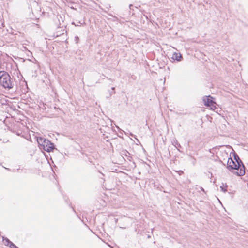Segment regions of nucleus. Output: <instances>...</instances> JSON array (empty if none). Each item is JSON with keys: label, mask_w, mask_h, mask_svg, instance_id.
<instances>
[{"label": "nucleus", "mask_w": 248, "mask_h": 248, "mask_svg": "<svg viewBox=\"0 0 248 248\" xmlns=\"http://www.w3.org/2000/svg\"><path fill=\"white\" fill-rule=\"evenodd\" d=\"M239 162L237 161V164L232 160L231 157L228 158L227 161V169L229 170H239V171L233 172L234 174L237 176H243L245 174V168L243 164L242 161L240 159L239 157L237 156Z\"/></svg>", "instance_id": "nucleus-1"}, {"label": "nucleus", "mask_w": 248, "mask_h": 248, "mask_svg": "<svg viewBox=\"0 0 248 248\" xmlns=\"http://www.w3.org/2000/svg\"><path fill=\"white\" fill-rule=\"evenodd\" d=\"M0 84L5 89H10L14 86V81L7 72L0 71Z\"/></svg>", "instance_id": "nucleus-2"}, {"label": "nucleus", "mask_w": 248, "mask_h": 248, "mask_svg": "<svg viewBox=\"0 0 248 248\" xmlns=\"http://www.w3.org/2000/svg\"><path fill=\"white\" fill-rule=\"evenodd\" d=\"M37 141L40 149L50 152L54 149V144L44 138L38 137Z\"/></svg>", "instance_id": "nucleus-3"}, {"label": "nucleus", "mask_w": 248, "mask_h": 248, "mask_svg": "<svg viewBox=\"0 0 248 248\" xmlns=\"http://www.w3.org/2000/svg\"><path fill=\"white\" fill-rule=\"evenodd\" d=\"M203 101L204 102V105L210 108L211 109L215 110L216 108L217 104L213 100V98L211 96L209 95L208 96H204L203 98Z\"/></svg>", "instance_id": "nucleus-4"}, {"label": "nucleus", "mask_w": 248, "mask_h": 248, "mask_svg": "<svg viewBox=\"0 0 248 248\" xmlns=\"http://www.w3.org/2000/svg\"><path fill=\"white\" fill-rule=\"evenodd\" d=\"M171 58L174 60L180 61L182 59V56L180 53H174Z\"/></svg>", "instance_id": "nucleus-5"}, {"label": "nucleus", "mask_w": 248, "mask_h": 248, "mask_svg": "<svg viewBox=\"0 0 248 248\" xmlns=\"http://www.w3.org/2000/svg\"><path fill=\"white\" fill-rule=\"evenodd\" d=\"M3 243L5 245L8 246L11 241L7 238H4L3 239Z\"/></svg>", "instance_id": "nucleus-6"}, {"label": "nucleus", "mask_w": 248, "mask_h": 248, "mask_svg": "<svg viewBox=\"0 0 248 248\" xmlns=\"http://www.w3.org/2000/svg\"><path fill=\"white\" fill-rule=\"evenodd\" d=\"M227 185L224 186L223 184L222 185V186H220V188L224 192L227 191Z\"/></svg>", "instance_id": "nucleus-7"}, {"label": "nucleus", "mask_w": 248, "mask_h": 248, "mask_svg": "<svg viewBox=\"0 0 248 248\" xmlns=\"http://www.w3.org/2000/svg\"><path fill=\"white\" fill-rule=\"evenodd\" d=\"M8 246L10 248H18L17 246H16L13 242H11L10 244L8 245Z\"/></svg>", "instance_id": "nucleus-8"}, {"label": "nucleus", "mask_w": 248, "mask_h": 248, "mask_svg": "<svg viewBox=\"0 0 248 248\" xmlns=\"http://www.w3.org/2000/svg\"><path fill=\"white\" fill-rule=\"evenodd\" d=\"M176 144L175 145V146H176V147L178 149L179 148H181V146L180 145V144L176 141Z\"/></svg>", "instance_id": "nucleus-9"}, {"label": "nucleus", "mask_w": 248, "mask_h": 248, "mask_svg": "<svg viewBox=\"0 0 248 248\" xmlns=\"http://www.w3.org/2000/svg\"><path fill=\"white\" fill-rule=\"evenodd\" d=\"M79 40V37L78 36L75 37V41H76V43H78Z\"/></svg>", "instance_id": "nucleus-10"}, {"label": "nucleus", "mask_w": 248, "mask_h": 248, "mask_svg": "<svg viewBox=\"0 0 248 248\" xmlns=\"http://www.w3.org/2000/svg\"><path fill=\"white\" fill-rule=\"evenodd\" d=\"M177 172H178V174L180 175H182V174H183L184 173V172L182 170L177 171Z\"/></svg>", "instance_id": "nucleus-11"}, {"label": "nucleus", "mask_w": 248, "mask_h": 248, "mask_svg": "<svg viewBox=\"0 0 248 248\" xmlns=\"http://www.w3.org/2000/svg\"><path fill=\"white\" fill-rule=\"evenodd\" d=\"M237 155L236 156H234V159H235L236 161L237 162V161H238V162H239V160H238V157H237Z\"/></svg>", "instance_id": "nucleus-12"}, {"label": "nucleus", "mask_w": 248, "mask_h": 248, "mask_svg": "<svg viewBox=\"0 0 248 248\" xmlns=\"http://www.w3.org/2000/svg\"><path fill=\"white\" fill-rule=\"evenodd\" d=\"M201 189L202 191L205 192L204 189L202 187H201Z\"/></svg>", "instance_id": "nucleus-13"}, {"label": "nucleus", "mask_w": 248, "mask_h": 248, "mask_svg": "<svg viewBox=\"0 0 248 248\" xmlns=\"http://www.w3.org/2000/svg\"><path fill=\"white\" fill-rule=\"evenodd\" d=\"M132 4H130V5H129V8L131 9V7H132Z\"/></svg>", "instance_id": "nucleus-14"}, {"label": "nucleus", "mask_w": 248, "mask_h": 248, "mask_svg": "<svg viewBox=\"0 0 248 248\" xmlns=\"http://www.w3.org/2000/svg\"><path fill=\"white\" fill-rule=\"evenodd\" d=\"M111 89H112V90H114L115 89V88H114V87H112V88H111Z\"/></svg>", "instance_id": "nucleus-15"}, {"label": "nucleus", "mask_w": 248, "mask_h": 248, "mask_svg": "<svg viewBox=\"0 0 248 248\" xmlns=\"http://www.w3.org/2000/svg\"><path fill=\"white\" fill-rule=\"evenodd\" d=\"M78 23L81 24H82V23H81L80 21H79V22H78Z\"/></svg>", "instance_id": "nucleus-16"}, {"label": "nucleus", "mask_w": 248, "mask_h": 248, "mask_svg": "<svg viewBox=\"0 0 248 248\" xmlns=\"http://www.w3.org/2000/svg\"><path fill=\"white\" fill-rule=\"evenodd\" d=\"M72 24H74L75 26H76V24H75L74 22H73V23H72Z\"/></svg>", "instance_id": "nucleus-17"}]
</instances>
